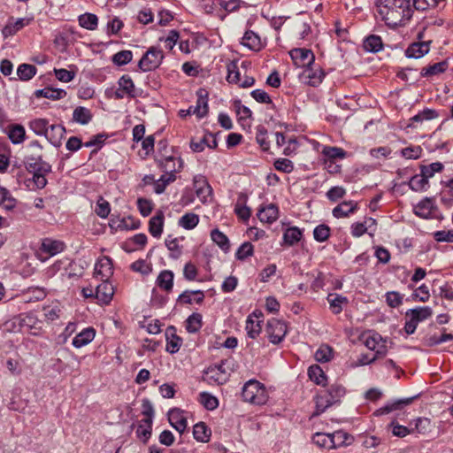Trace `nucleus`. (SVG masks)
<instances>
[{
  "instance_id": "obj_52",
  "label": "nucleus",
  "mask_w": 453,
  "mask_h": 453,
  "mask_svg": "<svg viewBox=\"0 0 453 453\" xmlns=\"http://www.w3.org/2000/svg\"><path fill=\"white\" fill-rule=\"evenodd\" d=\"M37 69L29 64H21L17 69V75L21 81H29L36 74Z\"/></svg>"
},
{
  "instance_id": "obj_8",
  "label": "nucleus",
  "mask_w": 453,
  "mask_h": 453,
  "mask_svg": "<svg viewBox=\"0 0 453 453\" xmlns=\"http://www.w3.org/2000/svg\"><path fill=\"white\" fill-rule=\"evenodd\" d=\"M193 184L199 200L203 203H207L208 198L211 196L212 188L205 178L202 175H196L193 179Z\"/></svg>"
},
{
  "instance_id": "obj_20",
  "label": "nucleus",
  "mask_w": 453,
  "mask_h": 453,
  "mask_svg": "<svg viewBox=\"0 0 453 453\" xmlns=\"http://www.w3.org/2000/svg\"><path fill=\"white\" fill-rule=\"evenodd\" d=\"M257 217L261 222L272 224L279 218V209L274 203L261 207L257 211Z\"/></svg>"
},
{
  "instance_id": "obj_62",
  "label": "nucleus",
  "mask_w": 453,
  "mask_h": 453,
  "mask_svg": "<svg viewBox=\"0 0 453 453\" xmlns=\"http://www.w3.org/2000/svg\"><path fill=\"white\" fill-rule=\"evenodd\" d=\"M254 247L250 242H243L236 250L235 257L238 260H244L253 255Z\"/></svg>"
},
{
  "instance_id": "obj_15",
  "label": "nucleus",
  "mask_w": 453,
  "mask_h": 453,
  "mask_svg": "<svg viewBox=\"0 0 453 453\" xmlns=\"http://www.w3.org/2000/svg\"><path fill=\"white\" fill-rule=\"evenodd\" d=\"M431 41L412 42L405 50V56L409 58H420L430 50Z\"/></svg>"
},
{
  "instance_id": "obj_45",
  "label": "nucleus",
  "mask_w": 453,
  "mask_h": 453,
  "mask_svg": "<svg viewBox=\"0 0 453 453\" xmlns=\"http://www.w3.org/2000/svg\"><path fill=\"white\" fill-rule=\"evenodd\" d=\"M316 411L315 415L323 413L327 408L334 405V403L331 401L328 395L325 391H321L317 395L316 398Z\"/></svg>"
},
{
  "instance_id": "obj_43",
  "label": "nucleus",
  "mask_w": 453,
  "mask_h": 453,
  "mask_svg": "<svg viewBox=\"0 0 453 453\" xmlns=\"http://www.w3.org/2000/svg\"><path fill=\"white\" fill-rule=\"evenodd\" d=\"M308 376L317 385H326V376L319 365H312L309 367Z\"/></svg>"
},
{
  "instance_id": "obj_38",
  "label": "nucleus",
  "mask_w": 453,
  "mask_h": 453,
  "mask_svg": "<svg viewBox=\"0 0 453 453\" xmlns=\"http://www.w3.org/2000/svg\"><path fill=\"white\" fill-rule=\"evenodd\" d=\"M93 115L90 110L83 106L76 107L73 112V120L81 125H87L89 123Z\"/></svg>"
},
{
  "instance_id": "obj_23",
  "label": "nucleus",
  "mask_w": 453,
  "mask_h": 453,
  "mask_svg": "<svg viewBox=\"0 0 453 453\" xmlns=\"http://www.w3.org/2000/svg\"><path fill=\"white\" fill-rule=\"evenodd\" d=\"M174 273L171 270H163L156 279V285L166 293L172 292L173 288Z\"/></svg>"
},
{
  "instance_id": "obj_3",
  "label": "nucleus",
  "mask_w": 453,
  "mask_h": 453,
  "mask_svg": "<svg viewBox=\"0 0 453 453\" xmlns=\"http://www.w3.org/2000/svg\"><path fill=\"white\" fill-rule=\"evenodd\" d=\"M157 161L164 172H179L183 165L180 157H175L168 154L167 146L165 142L158 143V156Z\"/></svg>"
},
{
  "instance_id": "obj_25",
  "label": "nucleus",
  "mask_w": 453,
  "mask_h": 453,
  "mask_svg": "<svg viewBox=\"0 0 453 453\" xmlns=\"http://www.w3.org/2000/svg\"><path fill=\"white\" fill-rule=\"evenodd\" d=\"M65 129L61 125H50L45 134L46 139L55 147H60Z\"/></svg>"
},
{
  "instance_id": "obj_17",
  "label": "nucleus",
  "mask_w": 453,
  "mask_h": 453,
  "mask_svg": "<svg viewBox=\"0 0 453 453\" xmlns=\"http://www.w3.org/2000/svg\"><path fill=\"white\" fill-rule=\"evenodd\" d=\"M94 273L101 280H108L113 273L111 259L108 257L100 258L95 265Z\"/></svg>"
},
{
  "instance_id": "obj_9",
  "label": "nucleus",
  "mask_w": 453,
  "mask_h": 453,
  "mask_svg": "<svg viewBox=\"0 0 453 453\" xmlns=\"http://www.w3.org/2000/svg\"><path fill=\"white\" fill-rule=\"evenodd\" d=\"M436 209L437 206L434 199L432 197H426L414 206L413 212L419 218L430 219Z\"/></svg>"
},
{
  "instance_id": "obj_12",
  "label": "nucleus",
  "mask_w": 453,
  "mask_h": 453,
  "mask_svg": "<svg viewBox=\"0 0 453 453\" xmlns=\"http://www.w3.org/2000/svg\"><path fill=\"white\" fill-rule=\"evenodd\" d=\"M418 395L412 397H407L403 399H397L392 402H388L384 406L376 410L373 413L374 416H382L385 414H388L394 411L401 410L404 406L411 404L414 399H416Z\"/></svg>"
},
{
  "instance_id": "obj_18",
  "label": "nucleus",
  "mask_w": 453,
  "mask_h": 453,
  "mask_svg": "<svg viewBox=\"0 0 453 453\" xmlns=\"http://www.w3.org/2000/svg\"><path fill=\"white\" fill-rule=\"evenodd\" d=\"M205 295L203 290H185L177 298L179 304L203 303Z\"/></svg>"
},
{
  "instance_id": "obj_4",
  "label": "nucleus",
  "mask_w": 453,
  "mask_h": 453,
  "mask_svg": "<svg viewBox=\"0 0 453 453\" xmlns=\"http://www.w3.org/2000/svg\"><path fill=\"white\" fill-rule=\"evenodd\" d=\"M164 58L163 50L158 47L152 46L143 54L138 63V67L142 72L156 70L162 64Z\"/></svg>"
},
{
  "instance_id": "obj_53",
  "label": "nucleus",
  "mask_w": 453,
  "mask_h": 453,
  "mask_svg": "<svg viewBox=\"0 0 453 453\" xmlns=\"http://www.w3.org/2000/svg\"><path fill=\"white\" fill-rule=\"evenodd\" d=\"M98 19L96 14L84 13L79 16V24L81 27L88 29L95 30L97 27Z\"/></svg>"
},
{
  "instance_id": "obj_46",
  "label": "nucleus",
  "mask_w": 453,
  "mask_h": 453,
  "mask_svg": "<svg viewBox=\"0 0 453 453\" xmlns=\"http://www.w3.org/2000/svg\"><path fill=\"white\" fill-rule=\"evenodd\" d=\"M211 240L225 252L230 249V242L227 236L218 228L211 230Z\"/></svg>"
},
{
  "instance_id": "obj_2",
  "label": "nucleus",
  "mask_w": 453,
  "mask_h": 453,
  "mask_svg": "<svg viewBox=\"0 0 453 453\" xmlns=\"http://www.w3.org/2000/svg\"><path fill=\"white\" fill-rule=\"evenodd\" d=\"M242 397L244 402L255 405H262L267 402L268 394L263 383L251 379L243 385Z\"/></svg>"
},
{
  "instance_id": "obj_40",
  "label": "nucleus",
  "mask_w": 453,
  "mask_h": 453,
  "mask_svg": "<svg viewBox=\"0 0 453 453\" xmlns=\"http://www.w3.org/2000/svg\"><path fill=\"white\" fill-rule=\"evenodd\" d=\"M203 317L198 312H194L186 319V330L190 334L197 333L203 326Z\"/></svg>"
},
{
  "instance_id": "obj_34",
  "label": "nucleus",
  "mask_w": 453,
  "mask_h": 453,
  "mask_svg": "<svg viewBox=\"0 0 453 453\" xmlns=\"http://www.w3.org/2000/svg\"><path fill=\"white\" fill-rule=\"evenodd\" d=\"M194 438L200 442H207L210 441L211 431L204 422H199L193 427Z\"/></svg>"
},
{
  "instance_id": "obj_22",
  "label": "nucleus",
  "mask_w": 453,
  "mask_h": 453,
  "mask_svg": "<svg viewBox=\"0 0 453 453\" xmlns=\"http://www.w3.org/2000/svg\"><path fill=\"white\" fill-rule=\"evenodd\" d=\"M412 430L422 435L434 436L435 435V424L428 418H418Z\"/></svg>"
},
{
  "instance_id": "obj_50",
  "label": "nucleus",
  "mask_w": 453,
  "mask_h": 453,
  "mask_svg": "<svg viewBox=\"0 0 453 453\" xmlns=\"http://www.w3.org/2000/svg\"><path fill=\"white\" fill-rule=\"evenodd\" d=\"M199 403L208 411H213L219 406L218 398L208 392L199 394Z\"/></svg>"
},
{
  "instance_id": "obj_56",
  "label": "nucleus",
  "mask_w": 453,
  "mask_h": 453,
  "mask_svg": "<svg viewBox=\"0 0 453 453\" xmlns=\"http://www.w3.org/2000/svg\"><path fill=\"white\" fill-rule=\"evenodd\" d=\"M263 320H257L255 321L253 319H251V316H249L246 320V331L247 334L251 339H256L260 332H261V323Z\"/></svg>"
},
{
  "instance_id": "obj_35",
  "label": "nucleus",
  "mask_w": 453,
  "mask_h": 453,
  "mask_svg": "<svg viewBox=\"0 0 453 453\" xmlns=\"http://www.w3.org/2000/svg\"><path fill=\"white\" fill-rule=\"evenodd\" d=\"M363 47L368 52L377 53L382 50L383 42L380 36L371 35L364 40Z\"/></svg>"
},
{
  "instance_id": "obj_31",
  "label": "nucleus",
  "mask_w": 453,
  "mask_h": 453,
  "mask_svg": "<svg viewBox=\"0 0 453 453\" xmlns=\"http://www.w3.org/2000/svg\"><path fill=\"white\" fill-rule=\"evenodd\" d=\"M66 96V91L62 88H44L35 91V96L37 98L44 97L51 100H59Z\"/></svg>"
},
{
  "instance_id": "obj_57",
  "label": "nucleus",
  "mask_w": 453,
  "mask_h": 453,
  "mask_svg": "<svg viewBox=\"0 0 453 453\" xmlns=\"http://www.w3.org/2000/svg\"><path fill=\"white\" fill-rule=\"evenodd\" d=\"M17 201L11 195L10 191L0 187V205L6 210H12L16 206Z\"/></svg>"
},
{
  "instance_id": "obj_41",
  "label": "nucleus",
  "mask_w": 453,
  "mask_h": 453,
  "mask_svg": "<svg viewBox=\"0 0 453 453\" xmlns=\"http://www.w3.org/2000/svg\"><path fill=\"white\" fill-rule=\"evenodd\" d=\"M119 87L127 93V96L130 98L138 96V93L135 90L134 84L128 75H123L118 81Z\"/></svg>"
},
{
  "instance_id": "obj_32",
  "label": "nucleus",
  "mask_w": 453,
  "mask_h": 453,
  "mask_svg": "<svg viewBox=\"0 0 453 453\" xmlns=\"http://www.w3.org/2000/svg\"><path fill=\"white\" fill-rule=\"evenodd\" d=\"M432 314L433 310L429 306L416 307L406 311V317H411L418 324L430 318Z\"/></svg>"
},
{
  "instance_id": "obj_24",
  "label": "nucleus",
  "mask_w": 453,
  "mask_h": 453,
  "mask_svg": "<svg viewBox=\"0 0 453 453\" xmlns=\"http://www.w3.org/2000/svg\"><path fill=\"white\" fill-rule=\"evenodd\" d=\"M96 336V330L89 326L84 328L73 339L72 344L73 347L80 349L90 343Z\"/></svg>"
},
{
  "instance_id": "obj_60",
  "label": "nucleus",
  "mask_w": 453,
  "mask_h": 453,
  "mask_svg": "<svg viewBox=\"0 0 453 453\" xmlns=\"http://www.w3.org/2000/svg\"><path fill=\"white\" fill-rule=\"evenodd\" d=\"M444 166L441 162H434L428 165H421L420 171L422 175L427 179L432 178L435 173H441Z\"/></svg>"
},
{
  "instance_id": "obj_59",
  "label": "nucleus",
  "mask_w": 453,
  "mask_h": 453,
  "mask_svg": "<svg viewBox=\"0 0 453 453\" xmlns=\"http://www.w3.org/2000/svg\"><path fill=\"white\" fill-rule=\"evenodd\" d=\"M95 212L102 219H106L111 212V205L108 201L100 196L96 202Z\"/></svg>"
},
{
  "instance_id": "obj_29",
  "label": "nucleus",
  "mask_w": 453,
  "mask_h": 453,
  "mask_svg": "<svg viewBox=\"0 0 453 453\" xmlns=\"http://www.w3.org/2000/svg\"><path fill=\"white\" fill-rule=\"evenodd\" d=\"M357 209V203L354 201L342 202L333 209L334 218H345L355 212Z\"/></svg>"
},
{
  "instance_id": "obj_61",
  "label": "nucleus",
  "mask_w": 453,
  "mask_h": 453,
  "mask_svg": "<svg viewBox=\"0 0 453 453\" xmlns=\"http://www.w3.org/2000/svg\"><path fill=\"white\" fill-rule=\"evenodd\" d=\"M330 228L325 224L317 226L313 230V237L319 242H323L328 239Z\"/></svg>"
},
{
  "instance_id": "obj_47",
  "label": "nucleus",
  "mask_w": 453,
  "mask_h": 453,
  "mask_svg": "<svg viewBox=\"0 0 453 453\" xmlns=\"http://www.w3.org/2000/svg\"><path fill=\"white\" fill-rule=\"evenodd\" d=\"M26 135V131L21 125H11L8 132V136L13 144L21 143Z\"/></svg>"
},
{
  "instance_id": "obj_42",
  "label": "nucleus",
  "mask_w": 453,
  "mask_h": 453,
  "mask_svg": "<svg viewBox=\"0 0 453 453\" xmlns=\"http://www.w3.org/2000/svg\"><path fill=\"white\" fill-rule=\"evenodd\" d=\"M69 70L65 68H54V73L56 78L62 82H70L72 81L77 73V67L73 65L69 66Z\"/></svg>"
},
{
  "instance_id": "obj_39",
  "label": "nucleus",
  "mask_w": 453,
  "mask_h": 453,
  "mask_svg": "<svg viewBox=\"0 0 453 453\" xmlns=\"http://www.w3.org/2000/svg\"><path fill=\"white\" fill-rule=\"evenodd\" d=\"M256 141L263 151H270V141L268 140V131L262 125H259L256 127Z\"/></svg>"
},
{
  "instance_id": "obj_64",
  "label": "nucleus",
  "mask_w": 453,
  "mask_h": 453,
  "mask_svg": "<svg viewBox=\"0 0 453 453\" xmlns=\"http://www.w3.org/2000/svg\"><path fill=\"white\" fill-rule=\"evenodd\" d=\"M61 308L58 304L45 306L43 308V315L46 320L54 321L59 319Z\"/></svg>"
},
{
  "instance_id": "obj_58",
  "label": "nucleus",
  "mask_w": 453,
  "mask_h": 453,
  "mask_svg": "<svg viewBox=\"0 0 453 453\" xmlns=\"http://www.w3.org/2000/svg\"><path fill=\"white\" fill-rule=\"evenodd\" d=\"M331 439V434H326V433H316L312 436V441L314 444L318 445L320 448L324 449H332V440Z\"/></svg>"
},
{
  "instance_id": "obj_33",
  "label": "nucleus",
  "mask_w": 453,
  "mask_h": 453,
  "mask_svg": "<svg viewBox=\"0 0 453 453\" xmlns=\"http://www.w3.org/2000/svg\"><path fill=\"white\" fill-rule=\"evenodd\" d=\"M164 226V214L162 211H158L153 216L149 222V232L156 238L161 236Z\"/></svg>"
},
{
  "instance_id": "obj_21",
  "label": "nucleus",
  "mask_w": 453,
  "mask_h": 453,
  "mask_svg": "<svg viewBox=\"0 0 453 453\" xmlns=\"http://www.w3.org/2000/svg\"><path fill=\"white\" fill-rule=\"evenodd\" d=\"M205 146L209 147L210 149L217 148L218 141L215 134L208 132L199 142L191 141L190 142V149L194 152L203 151Z\"/></svg>"
},
{
  "instance_id": "obj_30",
  "label": "nucleus",
  "mask_w": 453,
  "mask_h": 453,
  "mask_svg": "<svg viewBox=\"0 0 453 453\" xmlns=\"http://www.w3.org/2000/svg\"><path fill=\"white\" fill-rule=\"evenodd\" d=\"M332 440V449H336L342 446H348L350 445L354 438L348 433L338 430L331 434V439Z\"/></svg>"
},
{
  "instance_id": "obj_37",
  "label": "nucleus",
  "mask_w": 453,
  "mask_h": 453,
  "mask_svg": "<svg viewBox=\"0 0 453 453\" xmlns=\"http://www.w3.org/2000/svg\"><path fill=\"white\" fill-rule=\"evenodd\" d=\"M327 301L334 314H340L342 311V304L348 303V298L339 294H329Z\"/></svg>"
},
{
  "instance_id": "obj_10",
  "label": "nucleus",
  "mask_w": 453,
  "mask_h": 453,
  "mask_svg": "<svg viewBox=\"0 0 453 453\" xmlns=\"http://www.w3.org/2000/svg\"><path fill=\"white\" fill-rule=\"evenodd\" d=\"M95 290V298L101 304H109L114 295V288L108 280H102Z\"/></svg>"
},
{
  "instance_id": "obj_6",
  "label": "nucleus",
  "mask_w": 453,
  "mask_h": 453,
  "mask_svg": "<svg viewBox=\"0 0 453 453\" xmlns=\"http://www.w3.org/2000/svg\"><path fill=\"white\" fill-rule=\"evenodd\" d=\"M289 55L297 67H309L315 60V56L311 50L296 48L289 51Z\"/></svg>"
},
{
  "instance_id": "obj_5",
  "label": "nucleus",
  "mask_w": 453,
  "mask_h": 453,
  "mask_svg": "<svg viewBox=\"0 0 453 453\" xmlns=\"http://www.w3.org/2000/svg\"><path fill=\"white\" fill-rule=\"evenodd\" d=\"M287 325L284 321L271 319L266 323L265 333L273 344L280 343L287 334Z\"/></svg>"
},
{
  "instance_id": "obj_11",
  "label": "nucleus",
  "mask_w": 453,
  "mask_h": 453,
  "mask_svg": "<svg viewBox=\"0 0 453 453\" xmlns=\"http://www.w3.org/2000/svg\"><path fill=\"white\" fill-rule=\"evenodd\" d=\"M226 361H221L220 364L210 366L204 372L209 381L219 385L224 384L227 380V374L225 370Z\"/></svg>"
},
{
  "instance_id": "obj_48",
  "label": "nucleus",
  "mask_w": 453,
  "mask_h": 453,
  "mask_svg": "<svg viewBox=\"0 0 453 453\" xmlns=\"http://www.w3.org/2000/svg\"><path fill=\"white\" fill-rule=\"evenodd\" d=\"M50 126L46 119H35L29 122L30 129L37 135L45 136Z\"/></svg>"
},
{
  "instance_id": "obj_14",
  "label": "nucleus",
  "mask_w": 453,
  "mask_h": 453,
  "mask_svg": "<svg viewBox=\"0 0 453 453\" xmlns=\"http://www.w3.org/2000/svg\"><path fill=\"white\" fill-rule=\"evenodd\" d=\"M65 248L64 242L51 238L43 239L41 244V251L46 253L49 257L63 252Z\"/></svg>"
},
{
  "instance_id": "obj_1",
  "label": "nucleus",
  "mask_w": 453,
  "mask_h": 453,
  "mask_svg": "<svg viewBox=\"0 0 453 453\" xmlns=\"http://www.w3.org/2000/svg\"><path fill=\"white\" fill-rule=\"evenodd\" d=\"M377 16L389 27L404 26L413 14L411 0H375Z\"/></svg>"
},
{
  "instance_id": "obj_28",
  "label": "nucleus",
  "mask_w": 453,
  "mask_h": 453,
  "mask_svg": "<svg viewBox=\"0 0 453 453\" xmlns=\"http://www.w3.org/2000/svg\"><path fill=\"white\" fill-rule=\"evenodd\" d=\"M303 77L310 86L317 87L322 82L325 77V73L320 68L314 69L309 66L304 70Z\"/></svg>"
},
{
  "instance_id": "obj_26",
  "label": "nucleus",
  "mask_w": 453,
  "mask_h": 453,
  "mask_svg": "<svg viewBox=\"0 0 453 453\" xmlns=\"http://www.w3.org/2000/svg\"><path fill=\"white\" fill-rule=\"evenodd\" d=\"M242 44L254 51H259L264 47L259 35L251 30L245 32Z\"/></svg>"
},
{
  "instance_id": "obj_51",
  "label": "nucleus",
  "mask_w": 453,
  "mask_h": 453,
  "mask_svg": "<svg viewBox=\"0 0 453 453\" xmlns=\"http://www.w3.org/2000/svg\"><path fill=\"white\" fill-rule=\"evenodd\" d=\"M324 391L328 395L329 398L334 404L340 403L341 398L346 393L344 387L336 383L330 385V387Z\"/></svg>"
},
{
  "instance_id": "obj_7",
  "label": "nucleus",
  "mask_w": 453,
  "mask_h": 453,
  "mask_svg": "<svg viewBox=\"0 0 453 453\" xmlns=\"http://www.w3.org/2000/svg\"><path fill=\"white\" fill-rule=\"evenodd\" d=\"M167 416L170 425L180 434H183L188 426L184 411L179 408H173L169 410Z\"/></svg>"
},
{
  "instance_id": "obj_49",
  "label": "nucleus",
  "mask_w": 453,
  "mask_h": 453,
  "mask_svg": "<svg viewBox=\"0 0 453 453\" xmlns=\"http://www.w3.org/2000/svg\"><path fill=\"white\" fill-rule=\"evenodd\" d=\"M322 155L326 157V160H332L337 158H344L347 155V152L339 147L333 146H325L321 151Z\"/></svg>"
},
{
  "instance_id": "obj_55",
  "label": "nucleus",
  "mask_w": 453,
  "mask_h": 453,
  "mask_svg": "<svg viewBox=\"0 0 453 453\" xmlns=\"http://www.w3.org/2000/svg\"><path fill=\"white\" fill-rule=\"evenodd\" d=\"M428 186V179L424 175H414L409 181V187L413 191H425Z\"/></svg>"
},
{
  "instance_id": "obj_13",
  "label": "nucleus",
  "mask_w": 453,
  "mask_h": 453,
  "mask_svg": "<svg viewBox=\"0 0 453 453\" xmlns=\"http://www.w3.org/2000/svg\"><path fill=\"white\" fill-rule=\"evenodd\" d=\"M27 170L30 173H50L51 165L43 161L41 156L35 157H26L24 161Z\"/></svg>"
},
{
  "instance_id": "obj_54",
  "label": "nucleus",
  "mask_w": 453,
  "mask_h": 453,
  "mask_svg": "<svg viewBox=\"0 0 453 453\" xmlns=\"http://www.w3.org/2000/svg\"><path fill=\"white\" fill-rule=\"evenodd\" d=\"M199 223V216L196 213H186L179 219V225L187 230L195 228Z\"/></svg>"
},
{
  "instance_id": "obj_19",
  "label": "nucleus",
  "mask_w": 453,
  "mask_h": 453,
  "mask_svg": "<svg viewBox=\"0 0 453 453\" xmlns=\"http://www.w3.org/2000/svg\"><path fill=\"white\" fill-rule=\"evenodd\" d=\"M192 113L198 119H202L208 113V96L203 89H199L197 92V100L196 105H191Z\"/></svg>"
},
{
  "instance_id": "obj_36",
  "label": "nucleus",
  "mask_w": 453,
  "mask_h": 453,
  "mask_svg": "<svg viewBox=\"0 0 453 453\" xmlns=\"http://www.w3.org/2000/svg\"><path fill=\"white\" fill-rule=\"evenodd\" d=\"M303 236V231L297 226L288 227L283 234V242L288 246L297 243Z\"/></svg>"
},
{
  "instance_id": "obj_27",
  "label": "nucleus",
  "mask_w": 453,
  "mask_h": 453,
  "mask_svg": "<svg viewBox=\"0 0 453 453\" xmlns=\"http://www.w3.org/2000/svg\"><path fill=\"white\" fill-rule=\"evenodd\" d=\"M449 67V63L446 60L434 63L433 65L423 67L420 71V76L431 78L443 73Z\"/></svg>"
},
{
  "instance_id": "obj_44",
  "label": "nucleus",
  "mask_w": 453,
  "mask_h": 453,
  "mask_svg": "<svg viewBox=\"0 0 453 453\" xmlns=\"http://www.w3.org/2000/svg\"><path fill=\"white\" fill-rule=\"evenodd\" d=\"M152 434V422L141 420L136 428V436L143 442L147 443Z\"/></svg>"
},
{
  "instance_id": "obj_63",
  "label": "nucleus",
  "mask_w": 453,
  "mask_h": 453,
  "mask_svg": "<svg viewBox=\"0 0 453 453\" xmlns=\"http://www.w3.org/2000/svg\"><path fill=\"white\" fill-rule=\"evenodd\" d=\"M133 58L131 50H121L117 52L112 57V62L117 65H124L128 64Z\"/></svg>"
},
{
  "instance_id": "obj_16",
  "label": "nucleus",
  "mask_w": 453,
  "mask_h": 453,
  "mask_svg": "<svg viewBox=\"0 0 453 453\" xmlns=\"http://www.w3.org/2000/svg\"><path fill=\"white\" fill-rule=\"evenodd\" d=\"M165 337V350L170 354L177 353L182 344V339L176 334V328L173 326H170L166 328Z\"/></svg>"
}]
</instances>
